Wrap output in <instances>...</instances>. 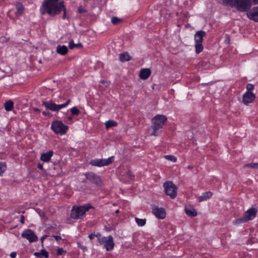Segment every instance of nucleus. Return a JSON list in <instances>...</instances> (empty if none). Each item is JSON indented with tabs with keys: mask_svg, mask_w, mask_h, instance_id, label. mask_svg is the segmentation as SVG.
I'll return each instance as SVG.
<instances>
[{
	"mask_svg": "<svg viewBox=\"0 0 258 258\" xmlns=\"http://www.w3.org/2000/svg\"><path fill=\"white\" fill-rule=\"evenodd\" d=\"M247 222L244 216L240 218L236 219L233 221V224L238 225L241 223H244Z\"/></svg>",
	"mask_w": 258,
	"mask_h": 258,
	"instance_id": "nucleus-26",
	"label": "nucleus"
},
{
	"mask_svg": "<svg viewBox=\"0 0 258 258\" xmlns=\"http://www.w3.org/2000/svg\"><path fill=\"white\" fill-rule=\"evenodd\" d=\"M64 252V250L62 248H59L57 250V254L61 255Z\"/></svg>",
	"mask_w": 258,
	"mask_h": 258,
	"instance_id": "nucleus-37",
	"label": "nucleus"
},
{
	"mask_svg": "<svg viewBox=\"0 0 258 258\" xmlns=\"http://www.w3.org/2000/svg\"><path fill=\"white\" fill-rule=\"evenodd\" d=\"M254 88V86L252 84H248L246 85V89L247 90V91L251 92L252 90H253Z\"/></svg>",
	"mask_w": 258,
	"mask_h": 258,
	"instance_id": "nucleus-36",
	"label": "nucleus"
},
{
	"mask_svg": "<svg viewBox=\"0 0 258 258\" xmlns=\"http://www.w3.org/2000/svg\"><path fill=\"white\" fill-rule=\"evenodd\" d=\"M164 157L167 160L171 161L173 162H175L177 160L176 158L173 155H165L164 156Z\"/></svg>",
	"mask_w": 258,
	"mask_h": 258,
	"instance_id": "nucleus-30",
	"label": "nucleus"
},
{
	"mask_svg": "<svg viewBox=\"0 0 258 258\" xmlns=\"http://www.w3.org/2000/svg\"><path fill=\"white\" fill-rule=\"evenodd\" d=\"M193 168V166H191V165H189L187 166V169H189V170H191Z\"/></svg>",
	"mask_w": 258,
	"mask_h": 258,
	"instance_id": "nucleus-49",
	"label": "nucleus"
},
{
	"mask_svg": "<svg viewBox=\"0 0 258 258\" xmlns=\"http://www.w3.org/2000/svg\"><path fill=\"white\" fill-rule=\"evenodd\" d=\"M163 187L166 194L171 199H174L177 195V187L172 181H166L164 183Z\"/></svg>",
	"mask_w": 258,
	"mask_h": 258,
	"instance_id": "nucleus-7",
	"label": "nucleus"
},
{
	"mask_svg": "<svg viewBox=\"0 0 258 258\" xmlns=\"http://www.w3.org/2000/svg\"><path fill=\"white\" fill-rule=\"evenodd\" d=\"M99 243L103 245L107 251L112 250L115 244L113 237L111 235L102 237V238L99 239Z\"/></svg>",
	"mask_w": 258,
	"mask_h": 258,
	"instance_id": "nucleus-8",
	"label": "nucleus"
},
{
	"mask_svg": "<svg viewBox=\"0 0 258 258\" xmlns=\"http://www.w3.org/2000/svg\"><path fill=\"white\" fill-rule=\"evenodd\" d=\"M42 113H43V114H44V115H46L48 114V113L46 112L45 111H43V112H42Z\"/></svg>",
	"mask_w": 258,
	"mask_h": 258,
	"instance_id": "nucleus-51",
	"label": "nucleus"
},
{
	"mask_svg": "<svg viewBox=\"0 0 258 258\" xmlns=\"http://www.w3.org/2000/svg\"><path fill=\"white\" fill-rule=\"evenodd\" d=\"M206 35V32L201 30L197 32L195 35V48L197 53H200L203 49L202 44L203 37Z\"/></svg>",
	"mask_w": 258,
	"mask_h": 258,
	"instance_id": "nucleus-6",
	"label": "nucleus"
},
{
	"mask_svg": "<svg viewBox=\"0 0 258 258\" xmlns=\"http://www.w3.org/2000/svg\"><path fill=\"white\" fill-rule=\"evenodd\" d=\"M40 254L41 256H43L45 258H48L49 256L48 253L44 249L41 250Z\"/></svg>",
	"mask_w": 258,
	"mask_h": 258,
	"instance_id": "nucleus-35",
	"label": "nucleus"
},
{
	"mask_svg": "<svg viewBox=\"0 0 258 258\" xmlns=\"http://www.w3.org/2000/svg\"><path fill=\"white\" fill-rule=\"evenodd\" d=\"M222 4L226 6H234L242 12L247 11L251 5L250 0H222Z\"/></svg>",
	"mask_w": 258,
	"mask_h": 258,
	"instance_id": "nucleus-3",
	"label": "nucleus"
},
{
	"mask_svg": "<svg viewBox=\"0 0 258 258\" xmlns=\"http://www.w3.org/2000/svg\"><path fill=\"white\" fill-rule=\"evenodd\" d=\"M123 175L125 176V178H126V181H127L128 180L132 179L133 177L132 173L130 170H127L125 174H123Z\"/></svg>",
	"mask_w": 258,
	"mask_h": 258,
	"instance_id": "nucleus-32",
	"label": "nucleus"
},
{
	"mask_svg": "<svg viewBox=\"0 0 258 258\" xmlns=\"http://www.w3.org/2000/svg\"><path fill=\"white\" fill-rule=\"evenodd\" d=\"M255 98V95L251 92L247 91L243 95V102L244 104L247 105L252 102Z\"/></svg>",
	"mask_w": 258,
	"mask_h": 258,
	"instance_id": "nucleus-14",
	"label": "nucleus"
},
{
	"mask_svg": "<svg viewBox=\"0 0 258 258\" xmlns=\"http://www.w3.org/2000/svg\"><path fill=\"white\" fill-rule=\"evenodd\" d=\"M7 169V166L5 163L0 162V175L6 171Z\"/></svg>",
	"mask_w": 258,
	"mask_h": 258,
	"instance_id": "nucleus-29",
	"label": "nucleus"
},
{
	"mask_svg": "<svg viewBox=\"0 0 258 258\" xmlns=\"http://www.w3.org/2000/svg\"><path fill=\"white\" fill-rule=\"evenodd\" d=\"M185 211L186 215L189 217H195L197 215L196 210L190 206H186Z\"/></svg>",
	"mask_w": 258,
	"mask_h": 258,
	"instance_id": "nucleus-19",
	"label": "nucleus"
},
{
	"mask_svg": "<svg viewBox=\"0 0 258 258\" xmlns=\"http://www.w3.org/2000/svg\"><path fill=\"white\" fill-rule=\"evenodd\" d=\"M44 213H43L42 215H40V217H42V216H44Z\"/></svg>",
	"mask_w": 258,
	"mask_h": 258,
	"instance_id": "nucleus-56",
	"label": "nucleus"
},
{
	"mask_svg": "<svg viewBox=\"0 0 258 258\" xmlns=\"http://www.w3.org/2000/svg\"><path fill=\"white\" fill-rule=\"evenodd\" d=\"M38 167L40 169L42 170V169H43V165H42V164H38Z\"/></svg>",
	"mask_w": 258,
	"mask_h": 258,
	"instance_id": "nucleus-47",
	"label": "nucleus"
},
{
	"mask_svg": "<svg viewBox=\"0 0 258 258\" xmlns=\"http://www.w3.org/2000/svg\"><path fill=\"white\" fill-rule=\"evenodd\" d=\"M120 21H121V19H119L117 17H113L111 18V22L114 25L118 24Z\"/></svg>",
	"mask_w": 258,
	"mask_h": 258,
	"instance_id": "nucleus-33",
	"label": "nucleus"
},
{
	"mask_svg": "<svg viewBox=\"0 0 258 258\" xmlns=\"http://www.w3.org/2000/svg\"><path fill=\"white\" fill-rule=\"evenodd\" d=\"M13 106L14 103L11 100L7 101L5 103V108L8 111H11L13 108Z\"/></svg>",
	"mask_w": 258,
	"mask_h": 258,
	"instance_id": "nucleus-24",
	"label": "nucleus"
},
{
	"mask_svg": "<svg viewBox=\"0 0 258 258\" xmlns=\"http://www.w3.org/2000/svg\"><path fill=\"white\" fill-rule=\"evenodd\" d=\"M135 221L139 226H143L146 224V220L145 219H139L135 218Z\"/></svg>",
	"mask_w": 258,
	"mask_h": 258,
	"instance_id": "nucleus-28",
	"label": "nucleus"
},
{
	"mask_svg": "<svg viewBox=\"0 0 258 258\" xmlns=\"http://www.w3.org/2000/svg\"><path fill=\"white\" fill-rule=\"evenodd\" d=\"M119 59L122 62L128 61L131 59V57L127 52H124L119 55Z\"/></svg>",
	"mask_w": 258,
	"mask_h": 258,
	"instance_id": "nucleus-23",
	"label": "nucleus"
},
{
	"mask_svg": "<svg viewBox=\"0 0 258 258\" xmlns=\"http://www.w3.org/2000/svg\"><path fill=\"white\" fill-rule=\"evenodd\" d=\"M152 212L159 219H164L166 216L165 211L162 208H154L153 209Z\"/></svg>",
	"mask_w": 258,
	"mask_h": 258,
	"instance_id": "nucleus-16",
	"label": "nucleus"
},
{
	"mask_svg": "<svg viewBox=\"0 0 258 258\" xmlns=\"http://www.w3.org/2000/svg\"><path fill=\"white\" fill-rule=\"evenodd\" d=\"M230 37L229 36H227L226 37V38L225 39V41L228 43L229 44L230 43Z\"/></svg>",
	"mask_w": 258,
	"mask_h": 258,
	"instance_id": "nucleus-44",
	"label": "nucleus"
},
{
	"mask_svg": "<svg viewBox=\"0 0 258 258\" xmlns=\"http://www.w3.org/2000/svg\"><path fill=\"white\" fill-rule=\"evenodd\" d=\"M86 179L91 183H93L97 186H101L102 184V179L101 177L92 172H86L85 174Z\"/></svg>",
	"mask_w": 258,
	"mask_h": 258,
	"instance_id": "nucleus-10",
	"label": "nucleus"
},
{
	"mask_svg": "<svg viewBox=\"0 0 258 258\" xmlns=\"http://www.w3.org/2000/svg\"><path fill=\"white\" fill-rule=\"evenodd\" d=\"M78 11H79V12L80 13H83L84 11V10L83 9H82V8H79L78 9Z\"/></svg>",
	"mask_w": 258,
	"mask_h": 258,
	"instance_id": "nucleus-48",
	"label": "nucleus"
},
{
	"mask_svg": "<svg viewBox=\"0 0 258 258\" xmlns=\"http://www.w3.org/2000/svg\"><path fill=\"white\" fill-rule=\"evenodd\" d=\"M213 195V193L211 191H207L203 193L201 196L198 197L199 202H201L203 201H206L210 198Z\"/></svg>",
	"mask_w": 258,
	"mask_h": 258,
	"instance_id": "nucleus-20",
	"label": "nucleus"
},
{
	"mask_svg": "<svg viewBox=\"0 0 258 258\" xmlns=\"http://www.w3.org/2000/svg\"><path fill=\"white\" fill-rule=\"evenodd\" d=\"M25 217L23 215H21L20 217V222L22 224L24 223Z\"/></svg>",
	"mask_w": 258,
	"mask_h": 258,
	"instance_id": "nucleus-40",
	"label": "nucleus"
},
{
	"mask_svg": "<svg viewBox=\"0 0 258 258\" xmlns=\"http://www.w3.org/2000/svg\"><path fill=\"white\" fill-rule=\"evenodd\" d=\"M53 237H54V238L55 239V240H58L59 239H61V237L59 236H55V235H54Z\"/></svg>",
	"mask_w": 258,
	"mask_h": 258,
	"instance_id": "nucleus-46",
	"label": "nucleus"
},
{
	"mask_svg": "<svg viewBox=\"0 0 258 258\" xmlns=\"http://www.w3.org/2000/svg\"><path fill=\"white\" fill-rule=\"evenodd\" d=\"M83 47V45L82 43H78L77 44H75L73 40L70 41L69 44V47L70 49H72L75 47L77 48H82Z\"/></svg>",
	"mask_w": 258,
	"mask_h": 258,
	"instance_id": "nucleus-25",
	"label": "nucleus"
},
{
	"mask_svg": "<svg viewBox=\"0 0 258 258\" xmlns=\"http://www.w3.org/2000/svg\"><path fill=\"white\" fill-rule=\"evenodd\" d=\"M44 213H43L42 215H40V217H42V216H44Z\"/></svg>",
	"mask_w": 258,
	"mask_h": 258,
	"instance_id": "nucleus-55",
	"label": "nucleus"
},
{
	"mask_svg": "<svg viewBox=\"0 0 258 258\" xmlns=\"http://www.w3.org/2000/svg\"><path fill=\"white\" fill-rule=\"evenodd\" d=\"M22 237L27 239L30 242L37 240V237L35 233L30 229H26L22 233Z\"/></svg>",
	"mask_w": 258,
	"mask_h": 258,
	"instance_id": "nucleus-12",
	"label": "nucleus"
},
{
	"mask_svg": "<svg viewBox=\"0 0 258 258\" xmlns=\"http://www.w3.org/2000/svg\"><path fill=\"white\" fill-rule=\"evenodd\" d=\"M151 73V72L149 69H142L140 73V77L142 79L146 80L149 77Z\"/></svg>",
	"mask_w": 258,
	"mask_h": 258,
	"instance_id": "nucleus-17",
	"label": "nucleus"
},
{
	"mask_svg": "<svg viewBox=\"0 0 258 258\" xmlns=\"http://www.w3.org/2000/svg\"><path fill=\"white\" fill-rule=\"evenodd\" d=\"M51 128L56 134L63 135L66 133L68 127L60 121H55L52 123Z\"/></svg>",
	"mask_w": 258,
	"mask_h": 258,
	"instance_id": "nucleus-9",
	"label": "nucleus"
},
{
	"mask_svg": "<svg viewBox=\"0 0 258 258\" xmlns=\"http://www.w3.org/2000/svg\"><path fill=\"white\" fill-rule=\"evenodd\" d=\"M16 11L15 12V15L17 16H21L24 12V7L23 5L20 3H17L16 4Z\"/></svg>",
	"mask_w": 258,
	"mask_h": 258,
	"instance_id": "nucleus-22",
	"label": "nucleus"
},
{
	"mask_svg": "<svg viewBox=\"0 0 258 258\" xmlns=\"http://www.w3.org/2000/svg\"><path fill=\"white\" fill-rule=\"evenodd\" d=\"M16 252H12L11 254H10V256L12 258H15L16 256Z\"/></svg>",
	"mask_w": 258,
	"mask_h": 258,
	"instance_id": "nucleus-42",
	"label": "nucleus"
},
{
	"mask_svg": "<svg viewBox=\"0 0 258 258\" xmlns=\"http://www.w3.org/2000/svg\"><path fill=\"white\" fill-rule=\"evenodd\" d=\"M56 51L57 53L64 55L68 53V49L65 45H58L56 47Z\"/></svg>",
	"mask_w": 258,
	"mask_h": 258,
	"instance_id": "nucleus-21",
	"label": "nucleus"
},
{
	"mask_svg": "<svg viewBox=\"0 0 258 258\" xmlns=\"http://www.w3.org/2000/svg\"><path fill=\"white\" fill-rule=\"evenodd\" d=\"M70 110L72 114L74 115H77L80 112V110L76 107H74L72 108Z\"/></svg>",
	"mask_w": 258,
	"mask_h": 258,
	"instance_id": "nucleus-31",
	"label": "nucleus"
},
{
	"mask_svg": "<svg viewBox=\"0 0 258 258\" xmlns=\"http://www.w3.org/2000/svg\"><path fill=\"white\" fill-rule=\"evenodd\" d=\"M34 255L36 256H37V257H41V254H40V252H35L34 253Z\"/></svg>",
	"mask_w": 258,
	"mask_h": 258,
	"instance_id": "nucleus-43",
	"label": "nucleus"
},
{
	"mask_svg": "<svg viewBox=\"0 0 258 258\" xmlns=\"http://www.w3.org/2000/svg\"><path fill=\"white\" fill-rule=\"evenodd\" d=\"M33 109L35 111H39V109L37 108H34Z\"/></svg>",
	"mask_w": 258,
	"mask_h": 258,
	"instance_id": "nucleus-50",
	"label": "nucleus"
},
{
	"mask_svg": "<svg viewBox=\"0 0 258 258\" xmlns=\"http://www.w3.org/2000/svg\"><path fill=\"white\" fill-rule=\"evenodd\" d=\"M105 127L107 129L111 127H112V126H116L117 124V122L113 121V120H109L107 121H106L105 123Z\"/></svg>",
	"mask_w": 258,
	"mask_h": 258,
	"instance_id": "nucleus-27",
	"label": "nucleus"
},
{
	"mask_svg": "<svg viewBox=\"0 0 258 258\" xmlns=\"http://www.w3.org/2000/svg\"><path fill=\"white\" fill-rule=\"evenodd\" d=\"M167 119L166 116L163 115L158 114L154 116L151 120L152 132L151 135L154 136H158L160 133V129L163 127Z\"/></svg>",
	"mask_w": 258,
	"mask_h": 258,
	"instance_id": "nucleus-2",
	"label": "nucleus"
},
{
	"mask_svg": "<svg viewBox=\"0 0 258 258\" xmlns=\"http://www.w3.org/2000/svg\"><path fill=\"white\" fill-rule=\"evenodd\" d=\"M71 102V100H68L65 103L61 104H56L54 101L51 100L49 101H45L42 103V106H44L46 109L53 111H58L60 109L66 107Z\"/></svg>",
	"mask_w": 258,
	"mask_h": 258,
	"instance_id": "nucleus-5",
	"label": "nucleus"
},
{
	"mask_svg": "<svg viewBox=\"0 0 258 258\" xmlns=\"http://www.w3.org/2000/svg\"><path fill=\"white\" fill-rule=\"evenodd\" d=\"M246 167H250L252 168L258 169V163H252L245 165Z\"/></svg>",
	"mask_w": 258,
	"mask_h": 258,
	"instance_id": "nucleus-34",
	"label": "nucleus"
},
{
	"mask_svg": "<svg viewBox=\"0 0 258 258\" xmlns=\"http://www.w3.org/2000/svg\"><path fill=\"white\" fill-rule=\"evenodd\" d=\"M114 160V156L110 157L108 159H96L94 160H92L90 162V164L93 166H107L110 163H111Z\"/></svg>",
	"mask_w": 258,
	"mask_h": 258,
	"instance_id": "nucleus-11",
	"label": "nucleus"
},
{
	"mask_svg": "<svg viewBox=\"0 0 258 258\" xmlns=\"http://www.w3.org/2000/svg\"><path fill=\"white\" fill-rule=\"evenodd\" d=\"M100 83H101L102 84H105L106 86H108L110 84V82H107V81H104V80H101L100 81Z\"/></svg>",
	"mask_w": 258,
	"mask_h": 258,
	"instance_id": "nucleus-38",
	"label": "nucleus"
},
{
	"mask_svg": "<svg viewBox=\"0 0 258 258\" xmlns=\"http://www.w3.org/2000/svg\"><path fill=\"white\" fill-rule=\"evenodd\" d=\"M95 237L97 238L98 241L99 242V239L102 238L101 234L100 233H97L95 234Z\"/></svg>",
	"mask_w": 258,
	"mask_h": 258,
	"instance_id": "nucleus-39",
	"label": "nucleus"
},
{
	"mask_svg": "<svg viewBox=\"0 0 258 258\" xmlns=\"http://www.w3.org/2000/svg\"><path fill=\"white\" fill-rule=\"evenodd\" d=\"M115 213H119V210H117L115 211Z\"/></svg>",
	"mask_w": 258,
	"mask_h": 258,
	"instance_id": "nucleus-54",
	"label": "nucleus"
},
{
	"mask_svg": "<svg viewBox=\"0 0 258 258\" xmlns=\"http://www.w3.org/2000/svg\"><path fill=\"white\" fill-rule=\"evenodd\" d=\"M254 3H258V0H253Z\"/></svg>",
	"mask_w": 258,
	"mask_h": 258,
	"instance_id": "nucleus-53",
	"label": "nucleus"
},
{
	"mask_svg": "<svg viewBox=\"0 0 258 258\" xmlns=\"http://www.w3.org/2000/svg\"><path fill=\"white\" fill-rule=\"evenodd\" d=\"M53 152L49 151L41 154L40 159L44 162H48L53 155Z\"/></svg>",
	"mask_w": 258,
	"mask_h": 258,
	"instance_id": "nucleus-18",
	"label": "nucleus"
},
{
	"mask_svg": "<svg viewBox=\"0 0 258 258\" xmlns=\"http://www.w3.org/2000/svg\"><path fill=\"white\" fill-rule=\"evenodd\" d=\"M63 12L62 18L64 19L66 16V8L63 5V2H58V0H47L43 4V8L41 10V14L46 13L51 16H54Z\"/></svg>",
	"mask_w": 258,
	"mask_h": 258,
	"instance_id": "nucleus-1",
	"label": "nucleus"
},
{
	"mask_svg": "<svg viewBox=\"0 0 258 258\" xmlns=\"http://www.w3.org/2000/svg\"><path fill=\"white\" fill-rule=\"evenodd\" d=\"M68 119H69V120H70V121H72V117H71V116H69V117H68Z\"/></svg>",
	"mask_w": 258,
	"mask_h": 258,
	"instance_id": "nucleus-52",
	"label": "nucleus"
},
{
	"mask_svg": "<svg viewBox=\"0 0 258 258\" xmlns=\"http://www.w3.org/2000/svg\"><path fill=\"white\" fill-rule=\"evenodd\" d=\"M47 237V235H45L41 237L40 240H41L42 243H43L44 239H45Z\"/></svg>",
	"mask_w": 258,
	"mask_h": 258,
	"instance_id": "nucleus-45",
	"label": "nucleus"
},
{
	"mask_svg": "<svg viewBox=\"0 0 258 258\" xmlns=\"http://www.w3.org/2000/svg\"><path fill=\"white\" fill-rule=\"evenodd\" d=\"M247 16L249 19L258 22V6L253 8L247 13Z\"/></svg>",
	"mask_w": 258,
	"mask_h": 258,
	"instance_id": "nucleus-15",
	"label": "nucleus"
},
{
	"mask_svg": "<svg viewBox=\"0 0 258 258\" xmlns=\"http://www.w3.org/2000/svg\"><path fill=\"white\" fill-rule=\"evenodd\" d=\"M90 207L87 206H74L71 210V217L74 219H82Z\"/></svg>",
	"mask_w": 258,
	"mask_h": 258,
	"instance_id": "nucleus-4",
	"label": "nucleus"
},
{
	"mask_svg": "<svg viewBox=\"0 0 258 258\" xmlns=\"http://www.w3.org/2000/svg\"><path fill=\"white\" fill-rule=\"evenodd\" d=\"M89 238L90 240H92L94 237H95V234L94 233H91L89 235Z\"/></svg>",
	"mask_w": 258,
	"mask_h": 258,
	"instance_id": "nucleus-41",
	"label": "nucleus"
},
{
	"mask_svg": "<svg viewBox=\"0 0 258 258\" xmlns=\"http://www.w3.org/2000/svg\"><path fill=\"white\" fill-rule=\"evenodd\" d=\"M257 213V210L255 208L251 207L244 212L243 216L247 221H248L254 219L256 217Z\"/></svg>",
	"mask_w": 258,
	"mask_h": 258,
	"instance_id": "nucleus-13",
	"label": "nucleus"
}]
</instances>
